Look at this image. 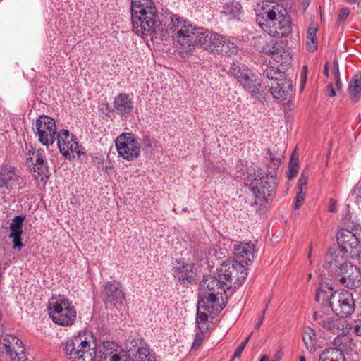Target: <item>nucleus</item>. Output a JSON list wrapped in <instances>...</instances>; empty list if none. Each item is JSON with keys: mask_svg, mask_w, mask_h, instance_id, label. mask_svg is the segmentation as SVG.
<instances>
[{"mask_svg": "<svg viewBox=\"0 0 361 361\" xmlns=\"http://www.w3.org/2000/svg\"><path fill=\"white\" fill-rule=\"evenodd\" d=\"M247 276V269L241 262L233 259L223 261L214 275L206 276L203 279V303L212 304L218 297H228L226 290L235 291L244 283Z\"/></svg>", "mask_w": 361, "mask_h": 361, "instance_id": "1", "label": "nucleus"}, {"mask_svg": "<svg viewBox=\"0 0 361 361\" xmlns=\"http://www.w3.org/2000/svg\"><path fill=\"white\" fill-rule=\"evenodd\" d=\"M170 20L169 32H166L173 35L174 44L180 53L192 54L197 43L205 50L211 47L213 31L196 27L189 20L177 14H172Z\"/></svg>", "mask_w": 361, "mask_h": 361, "instance_id": "2", "label": "nucleus"}, {"mask_svg": "<svg viewBox=\"0 0 361 361\" xmlns=\"http://www.w3.org/2000/svg\"><path fill=\"white\" fill-rule=\"evenodd\" d=\"M130 13L133 30L142 37H157L162 32L159 13L152 0H131Z\"/></svg>", "mask_w": 361, "mask_h": 361, "instance_id": "3", "label": "nucleus"}, {"mask_svg": "<svg viewBox=\"0 0 361 361\" xmlns=\"http://www.w3.org/2000/svg\"><path fill=\"white\" fill-rule=\"evenodd\" d=\"M256 22L262 30L276 37L283 38L292 33V23L285 8L262 6L256 10Z\"/></svg>", "mask_w": 361, "mask_h": 361, "instance_id": "4", "label": "nucleus"}, {"mask_svg": "<svg viewBox=\"0 0 361 361\" xmlns=\"http://www.w3.org/2000/svg\"><path fill=\"white\" fill-rule=\"evenodd\" d=\"M324 267L327 270L329 276L338 281L343 286L350 289L361 286L360 269L351 262L345 261L343 257L327 255Z\"/></svg>", "mask_w": 361, "mask_h": 361, "instance_id": "5", "label": "nucleus"}, {"mask_svg": "<svg viewBox=\"0 0 361 361\" xmlns=\"http://www.w3.org/2000/svg\"><path fill=\"white\" fill-rule=\"evenodd\" d=\"M261 69L262 82L269 87L274 99L279 103L289 102L293 95V87L286 74L268 63H264Z\"/></svg>", "mask_w": 361, "mask_h": 361, "instance_id": "6", "label": "nucleus"}, {"mask_svg": "<svg viewBox=\"0 0 361 361\" xmlns=\"http://www.w3.org/2000/svg\"><path fill=\"white\" fill-rule=\"evenodd\" d=\"M63 350L71 361H94L97 357L96 339L90 332L79 333L68 338Z\"/></svg>", "mask_w": 361, "mask_h": 361, "instance_id": "7", "label": "nucleus"}, {"mask_svg": "<svg viewBox=\"0 0 361 361\" xmlns=\"http://www.w3.org/2000/svg\"><path fill=\"white\" fill-rule=\"evenodd\" d=\"M276 176V170L267 171L264 175L259 174L250 181V189L255 197V204L259 205V209L266 207L269 197L275 194Z\"/></svg>", "mask_w": 361, "mask_h": 361, "instance_id": "8", "label": "nucleus"}, {"mask_svg": "<svg viewBox=\"0 0 361 361\" xmlns=\"http://www.w3.org/2000/svg\"><path fill=\"white\" fill-rule=\"evenodd\" d=\"M48 311L52 321L62 326H72L77 317L75 308L69 300L65 298L49 302Z\"/></svg>", "mask_w": 361, "mask_h": 361, "instance_id": "9", "label": "nucleus"}, {"mask_svg": "<svg viewBox=\"0 0 361 361\" xmlns=\"http://www.w3.org/2000/svg\"><path fill=\"white\" fill-rule=\"evenodd\" d=\"M204 287L202 286L199 293L196 314V323L200 331H207L208 330L207 325L208 315L205 312H208L210 315L217 316L226 307L228 300V297L221 299L218 297L216 298L217 300H216L214 303L204 304Z\"/></svg>", "mask_w": 361, "mask_h": 361, "instance_id": "10", "label": "nucleus"}, {"mask_svg": "<svg viewBox=\"0 0 361 361\" xmlns=\"http://www.w3.org/2000/svg\"><path fill=\"white\" fill-rule=\"evenodd\" d=\"M331 311L343 318L350 317L355 311V304L353 293L341 289L331 293L330 298Z\"/></svg>", "mask_w": 361, "mask_h": 361, "instance_id": "11", "label": "nucleus"}, {"mask_svg": "<svg viewBox=\"0 0 361 361\" xmlns=\"http://www.w3.org/2000/svg\"><path fill=\"white\" fill-rule=\"evenodd\" d=\"M33 131L38 137V141L47 147L54 143L58 134L55 120L44 114L36 118Z\"/></svg>", "mask_w": 361, "mask_h": 361, "instance_id": "12", "label": "nucleus"}, {"mask_svg": "<svg viewBox=\"0 0 361 361\" xmlns=\"http://www.w3.org/2000/svg\"><path fill=\"white\" fill-rule=\"evenodd\" d=\"M332 313L334 312L330 307L316 306L312 319L319 327L338 335L343 330V325L339 319L332 316Z\"/></svg>", "mask_w": 361, "mask_h": 361, "instance_id": "13", "label": "nucleus"}, {"mask_svg": "<svg viewBox=\"0 0 361 361\" xmlns=\"http://www.w3.org/2000/svg\"><path fill=\"white\" fill-rule=\"evenodd\" d=\"M115 145L119 156L127 161L135 160L140 154V145L133 133H121L116 139Z\"/></svg>", "mask_w": 361, "mask_h": 361, "instance_id": "14", "label": "nucleus"}, {"mask_svg": "<svg viewBox=\"0 0 361 361\" xmlns=\"http://www.w3.org/2000/svg\"><path fill=\"white\" fill-rule=\"evenodd\" d=\"M0 350H2L11 361H25V349L23 342L18 337L6 335L0 338Z\"/></svg>", "mask_w": 361, "mask_h": 361, "instance_id": "15", "label": "nucleus"}, {"mask_svg": "<svg viewBox=\"0 0 361 361\" xmlns=\"http://www.w3.org/2000/svg\"><path fill=\"white\" fill-rule=\"evenodd\" d=\"M21 177L16 173L14 166L3 164L0 166V192L8 194L13 188L20 185Z\"/></svg>", "mask_w": 361, "mask_h": 361, "instance_id": "16", "label": "nucleus"}, {"mask_svg": "<svg viewBox=\"0 0 361 361\" xmlns=\"http://www.w3.org/2000/svg\"><path fill=\"white\" fill-rule=\"evenodd\" d=\"M102 294L103 301L106 306L111 305L118 309L123 304L124 293L120 289L119 283L115 280L105 283Z\"/></svg>", "mask_w": 361, "mask_h": 361, "instance_id": "17", "label": "nucleus"}, {"mask_svg": "<svg viewBox=\"0 0 361 361\" xmlns=\"http://www.w3.org/2000/svg\"><path fill=\"white\" fill-rule=\"evenodd\" d=\"M244 89L250 92L251 96L257 99L261 103L266 100L267 94L262 88V84L258 82L257 75L253 71L247 68L243 73V78L239 82Z\"/></svg>", "mask_w": 361, "mask_h": 361, "instance_id": "18", "label": "nucleus"}, {"mask_svg": "<svg viewBox=\"0 0 361 361\" xmlns=\"http://www.w3.org/2000/svg\"><path fill=\"white\" fill-rule=\"evenodd\" d=\"M178 264V265L173 268L174 279L183 286L195 283L196 274L193 271V265L184 262L181 264L180 262Z\"/></svg>", "mask_w": 361, "mask_h": 361, "instance_id": "19", "label": "nucleus"}, {"mask_svg": "<svg viewBox=\"0 0 361 361\" xmlns=\"http://www.w3.org/2000/svg\"><path fill=\"white\" fill-rule=\"evenodd\" d=\"M355 233L353 227L352 230L341 228L337 232L336 239L341 252L345 255L352 251L356 245Z\"/></svg>", "mask_w": 361, "mask_h": 361, "instance_id": "20", "label": "nucleus"}, {"mask_svg": "<svg viewBox=\"0 0 361 361\" xmlns=\"http://www.w3.org/2000/svg\"><path fill=\"white\" fill-rule=\"evenodd\" d=\"M133 99L126 92L118 94L114 98L113 106L116 113L122 116L130 115L133 111Z\"/></svg>", "mask_w": 361, "mask_h": 361, "instance_id": "21", "label": "nucleus"}, {"mask_svg": "<svg viewBox=\"0 0 361 361\" xmlns=\"http://www.w3.org/2000/svg\"><path fill=\"white\" fill-rule=\"evenodd\" d=\"M57 145L60 152L63 156L68 160L75 158V155H71L70 149H71V142H75L77 137L73 134H70L69 130L62 129L56 135Z\"/></svg>", "mask_w": 361, "mask_h": 361, "instance_id": "22", "label": "nucleus"}, {"mask_svg": "<svg viewBox=\"0 0 361 361\" xmlns=\"http://www.w3.org/2000/svg\"><path fill=\"white\" fill-rule=\"evenodd\" d=\"M33 164H30L29 166H32L31 171L34 173H37L39 176L43 179V177H47V174L49 172V168L47 166V161L46 159V154L44 149L39 148L37 149L35 153Z\"/></svg>", "mask_w": 361, "mask_h": 361, "instance_id": "23", "label": "nucleus"}, {"mask_svg": "<svg viewBox=\"0 0 361 361\" xmlns=\"http://www.w3.org/2000/svg\"><path fill=\"white\" fill-rule=\"evenodd\" d=\"M302 336L304 344L310 353H314L318 349L321 348L319 338L317 337L313 328L305 326L302 330Z\"/></svg>", "mask_w": 361, "mask_h": 361, "instance_id": "24", "label": "nucleus"}, {"mask_svg": "<svg viewBox=\"0 0 361 361\" xmlns=\"http://www.w3.org/2000/svg\"><path fill=\"white\" fill-rule=\"evenodd\" d=\"M121 349L118 345L114 341H104L102 348L99 351V361H109L115 354L120 355Z\"/></svg>", "mask_w": 361, "mask_h": 361, "instance_id": "25", "label": "nucleus"}, {"mask_svg": "<svg viewBox=\"0 0 361 361\" xmlns=\"http://www.w3.org/2000/svg\"><path fill=\"white\" fill-rule=\"evenodd\" d=\"M243 12V7L239 1L232 0L222 6L221 13L229 20L235 19Z\"/></svg>", "mask_w": 361, "mask_h": 361, "instance_id": "26", "label": "nucleus"}, {"mask_svg": "<svg viewBox=\"0 0 361 361\" xmlns=\"http://www.w3.org/2000/svg\"><path fill=\"white\" fill-rule=\"evenodd\" d=\"M318 31L317 23L312 22L307 30L306 49L309 52H314L318 46V39L317 37V32Z\"/></svg>", "mask_w": 361, "mask_h": 361, "instance_id": "27", "label": "nucleus"}, {"mask_svg": "<svg viewBox=\"0 0 361 361\" xmlns=\"http://www.w3.org/2000/svg\"><path fill=\"white\" fill-rule=\"evenodd\" d=\"M348 91L350 99L357 102L359 99V94L361 92V73H357L351 78Z\"/></svg>", "mask_w": 361, "mask_h": 361, "instance_id": "28", "label": "nucleus"}, {"mask_svg": "<svg viewBox=\"0 0 361 361\" xmlns=\"http://www.w3.org/2000/svg\"><path fill=\"white\" fill-rule=\"evenodd\" d=\"M319 361H345V357L341 350L328 348L320 354Z\"/></svg>", "mask_w": 361, "mask_h": 361, "instance_id": "29", "label": "nucleus"}, {"mask_svg": "<svg viewBox=\"0 0 361 361\" xmlns=\"http://www.w3.org/2000/svg\"><path fill=\"white\" fill-rule=\"evenodd\" d=\"M128 352L131 361H155L154 356L150 353L149 350L147 348H137L136 353H133L131 348L129 347Z\"/></svg>", "mask_w": 361, "mask_h": 361, "instance_id": "30", "label": "nucleus"}, {"mask_svg": "<svg viewBox=\"0 0 361 361\" xmlns=\"http://www.w3.org/2000/svg\"><path fill=\"white\" fill-rule=\"evenodd\" d=\"M283 152V149L279 151V149H276V147L267 149V155L270 160L269 168H273L275 170L276 166L278 167L281 164L284 159Z\"/></svg>", "mask_w": 361, "mask_h": 361, "instance_id": "31", "label": "nucleus"}, {"mask_svg": "<svg viewBox=\"0 0 361 361\" xmlns=\"http://www.w3.org/2000/svg\"><path fill=\"white\" fill-rule=\"evenodd\" d=\"M219 47L221 48L216 49V54L231 56L237 54L238 51V46L226 37L225 43L223 42Z\"/></svg>", "mask_w": 361, "mask_h": 361, "instance_id": "32", "label": "nucleus"}, {"mask_svg": "<svg viewBox=\"0 0 361 361\" xmlns=\"http://www.w3.org/2000/svg\"><path fill=\"white\" fill-rule=\"evenodd\" d=\"M331 297V293H329L325 290L319 288L315 293V300L318 302L317 306H327L330 307V298Z\"/></svg>", "mask_w": 361, "mask_h": 361, "instance_id": "33", "label": "nucleus"}, {"mask_svg": "<svg viewBox=\"0 0 361 361\" xmlns=\"http://www.w3.org/2000/svg\"><path fill=\"white\" fill-rule=\"evenodd\" d=\"M247 68L248 67L246 65L236 62L231 63L229 71L239 82L243 78V73L245 72V70H247Z\"/></svg>", "mask_w": 361, "mask_h": 361, "instance_id": "34", "label": "nucleus"}, {"mask_svg": "<svg viewBox=\"0 0 361 361\" xmlns=\"http://www.w3.org/2000/svg\"><path fill=\"white\" fill-rule=\"evenodd\" d=\"M247 68L248 67L246 65L236 62L231 63L229 71L239 82L243 78V73L245 72V70H247Z\"/></svg>", "mask_w": 361, "mask_h": 361, "instance_id": "35", "label": "nucleus"}, {"mask_svg": "<svg viewBox=\"0 0 361 361\" xmlns=\"http://www.w3.org/2000/svg\"><path fill=\"white\" fill-rule=\"evenodd\" d=\"M25 219L24 215L16 216L10 225L11 233L10 234H22L23 233V224Z\"/></svg>", "mask_w": 361, "mask_h": 361, "instance_id": "36", "label": "nucleus"}, {"mask_svg": "<svg viewBox=\"0 0 361 361\" xmlns=\"http://www.w3.org/2000/svg\"><path fill=\"white\" fill-rule=\"evenodd\" d=\"M291 57L288 51H286L281 45L278 51L275 53L274 60L279 64H289Z\"/></svg>", "mask_w": 361, "mask_h": 361, "instance_id": "37", "label": "nucleus"}, {"mask_svg": "<svg viewBox=\"0 0 361 361\" xmlns=\"http://www.w3.org/2000/svg\"><path fill=\"white\" fill-rule=\"evenodd\" d=\"M280 47L281 43L277 42L276 40L271 39L262 47L260 52L271 56V58L274 59L275 53L278 51V49H279Z\"/></svg>", "mask_w": 361, "mask_h": 361, "instance_id": "38", "label": "nucleus"}, {"mask_svg": "<svg viewBox=\"0 0 361 361\" xmlns=\"http://www.w3.org/2000/svg\"><path fill=\"white\" fill-rule=\"evenodd\" d=\"M225 38L222 35H220L217 32H214V35L212 37V39L211 41V47L209 49V51L216 53V49H220V47L223 42L225 43Z\"/></svg>", "mask_w": 361, "mask_h": 361, "instance_id": "39", "label": "nucleus"}, {"mask_svg": "<svg viewBox=\"0 0 361 361\" xmlns=\"http://www.w3.org/2000/svg\"><path fill=\"white\" fill-rule=\"evenodd\" d=\"M298 169H299L298 159V158L294 159L293 157L292 156V157L289 161V165H288V179L291 180L297 176Z\"/></svg>", "mask_w": 361, "mask_h": 361, "instance_id": "40", "label": "nucleus"}, {"mask_svg": "<svg viewBox=\"0 0 361 361\" xmlns=\"http://www.w3.org/2000/svg\"><path fill=\"white\" fill-rule=\"evenodd\" d=\"M250 243L238 244L234 245V255L238 259H245V255L247 253V250L250 248Z\"/></svg>", "mask_w": 361, "mask_h": 361, "instance_id": "41", "label": "nucleus"}, {"mask_svg": "<svg viewBox=\"0 0 361 361\" xmlns=\"http://www.w3.org/2000/svg\"><path fill=\"white\" fill-rule=\"evenodd\" d=\"M308 180V172L306 170H303L301 173L300 178L298 181V190L303 191L306 190L307 184Z\"/></svg>", "mask_w": 361, "mask_h": 361, "instance_id": "42", "label": "nucleus"}, {"mask_svg": "<svg viewBox=\"0 0 361 361\" xmlns=\"http://www.w3.org/2000/svg\"><path fill=\"white\" fill-rule=\"evenodd\" d=\"M99 110L103 114L109 118L114 116L116 111L114 108H112L108 102L102 103L99 106Z\"/></svg>", "mask_w": 361, "mask_h": 361, "instance_id": "43", "label": "nucleus"}, {"mask_svg": "<svg viewBox=\"0 0 361 361\" xmlns=\"http://www.w3.org/2000/svg\"><path fill=\"white\" fill-rule=\"evenodd\" d=\"M21 235H22V234H10L9 235V237L13 238V247L14 249L17 248L19 250H20L23 247L24 245L22 243Z\"/></svg>", "mask_w": 361, "mask_h": 361, "instance_id": "44", "label": "nucleus"}, {"mask_svg": "<svg viewBox=\"0 0 361 361\" xmlns=\"http://www.w3.org/2000/svg\"><path fill=\"white\" fill-rule=\"evenodd\" d=\"M207 331H200L197 332L195 335L194 341L192 343V348L196 349L202 343L204 338V334Z\"/></svg>", "mask_w": 361, "mask_h": 361, "instance_id": "45", "label": "nucleus"}, {"mask_svg": "<svg viewBox=\"0 0 361 361\" xmlns=\"http://www.w3.org/2000/svg\"><path fill=\"white\" fill-rule=\"evenodd\" d=\"M254 245L250 243V248L247 249V253L245 255V259H243L242 261H239L238 262H241L243 264V263L247 264V262H252V260L254 259Z\"/></svg>", "mask_w": 361, "mask_h": 361, "instance_id": "46", "label": "nucleus"}, {"mask_svg": "<svg viewBox=\"0 0 361 361\" xmlns=\"http://www.w3.org/2000/svg\"><path fill=\"white\" fill-rule=\"evenodd\" d=\"M26 150L27 151L26 153V161L28 164H33L34 157H35V153H36V149L32 147V145H26Z\"/></svg>", "mask_w": 361, "mask_h": 361, "instance_id": "47", "label": "nucleus"}, {"mask_svg": "<svg viewBox=\"0 0 361 361\" xmlns=\"http://www.w3.org/2000/svg\"><path fill=\"white\" fill-rule=\"evenodd\" d=\"M71 145V149H70L71 154V152L75 153L78 157H80L81 154H84V152L82 151L83 147L78 144L77 140H75V142H72Z\"/></svg>", "mask_w": 361, "mask_h": 361, "instance_id": "48", "label": "nucleus"}, {"mask_svg": "<svg viewBox=\"0 0 361 361\" xmlns=\"http://www.w3.org/2000/svg\"><path fill=\"white\" fill-rule=\"evenodd\" d=\"M303 191L298 190L296 194V201L294 205V209H298L300 207L304 202V198L302 196Z\"/></svg>", "mask_w": 361, "mask_h": 361, "instance_id": "49", "label": "nucleus"}, {"mask_svg": "<svg viewBox=\"0 0 361 361\" xmlns=\"http://www.w3.org/2000/svg\"><path fill=\"white\" fill-rule=\"evenodd\" d=\"M350 11L348 7H345L341 9L338 13V18L341 21H344L350 15Z\"/></svg>", "mask_w": 361, "mask_h": 361, "instance_id": "50", "label": "nucleus"}, {"mask_svg": "<svg viewBox=\"0 0 361 361\" xmlns=\"http://www.w3.org/2000/svg\"><path fill=\"white\" fill-rule=\"evenodd\" d=\"M353 228L355 233L356 245L361 244V226L360 225L353 226Z\"/></svg>", "mask_w": 361, "mask_h": 361, "instance_id": "51", "label": "nucleus"}, {"mask_svg": "<svg viewBox=\"0 0 361 361\" xmlns=\"http://www.w3.org/2000/svg\"><path fill=\"white\" fill-rule=\"evenodd\" d=\"M352 328L355 335L361 336V319L355 322Z\"/></svg>", "mask_w": 361, "mask_h": 361, "instance_id": "52", "label": "nucleus"}, {"mask_svg": "<svg viewBox=\"0 0 361 361\" xmlns=\"http://www.w3.org/2000/svg\"><path fill=\"white\" fill-rule=\"evenodd\" d=\"M333 73L334 78L340 77L339 65L337 59L333 61Z\"/></svg>", "mask_w": 361, "mask_h": 361, "instance_id": "53", "label": "nucleus"}, {"mask_svg": "<svg viewBox=\"0 0 361 361\" xmlns=\"http://www.w3.org/2000/svg\"><path fill=\"white\" fill-rule=\"evenodd\" d=\"M245 348H243V346L238 345L236 348L234 355L233 356V360L235 358H240L241 357L242 353L244 350Z\"/></svg>", "mask_w": 361, "mask_h": 361, "instance_id": "54", "label": "nucleus"}, {"mask_svg": "<svg viewBox=\"0 0 361 361\" xmlns=\"http://www.w3.org/2000/svg\"><path fill=\"white\" fill-rule=\"evenodd\" d=\"M266 309H264L262 312V315L259 317L258 322L255 324V329H259L261 326V325L263 323V321L264 319Z\"/></svg>", "mask_w": 361, "mask_h": 361, "instance_id": "55", "label": "nucleus"}, {"mask_svg": "<svg viewBox=\"0 0 361 361\" xmlns=\"http://www.w3.org/2000/svg\"><path fill=\"white\" fill-rule=\"evenodd\" d=\"M327 91L329 97H334L336 95V91L332 83H329L327 85Z\"/></svg>", "mask_w": 361, "mask_h": 361, "instance_id": "56", "label": "nucleus"}, {"mask_svg": "<svg viewBox=\"0 0 361 361\" xmlns=\"http://www.w3.org/2000/svg\"><path fill=\"white\" fill-rule=\"evenodd\" d=\"M252 332H251L248 336L244 340V341H243L239 345L240 346H243V348H245L247 344V343L249 342L252 335Z\"/></svg>", "mask_w": 361, "mask_h": 361, "instance_id": "57", "label": "nucleus"}, {"mask_svg": "<svg viewBox=\"0 0 361 361\" xmlns=\"http://www.w3.org/2000/svg\"><path fill=\"white\" fill-rule=\"evenodd\" d=\"M252 332H251L248 336L244 340V341H243L239 345L240 346H243V348H245L247 344V343L249 342L252 335Z\"/></svg>", "mask_w": 361, "mask_h": 361, "instance_id": "58", "label": "nucleus"}, {"mask_svg": "<svg viewBox=\"0 0 361 361\" xmlns=\"http://www.w3.org/2000/svg\"><path fill=\"white\" fill-rule=\"evenodd\" d=\"M307 73V67L306 66H303L301 75L303 78L304 81L306 80Z\"/></svg>", "mask_w": 361, "mask_h": 361, "instance_id": "59", "label": "nucleus"}, {"mask_svg": "<svg viewBox=\"0 0 361 361\" xmlns=\"http://www.w3.org/2000/svg\"><path fill=\"white\" fill-rule=\"evenodd\" d=\"M335 80H336V86L337 89L339 90L342 87V82L341 80V78L340 77L336 78Z\"/></svg>", "mask_w": 361, "mask_h": 361, "instance_id": "60", "label": "nucleus"}, {"mask_svg": "<svg viewBox=\"0 0 361 361\" xmlns=\"http://www.w3.org/2000/svg\"><path fill=\"white\" fill-rule=\"evenodd\" d=\"M109 361H121V357L120 355L115 354L109 358Z\"/></svg>", "mask_w": 361, "mask_h": 361, "instance_id": "61", "label": "nucleus"}, {"mask_svg": "<svg viewBox=\"0 0 361 361\" xmlns=\"http://www.w3.org/2000/svg\"><path fill=\"white\" fill-rule=\"evenodd\" d=\"M330 202H331V204L329 205L328 210L331 212H334L336 209H335V204L333 203L334 200L331 199Z\"/></svg>", "mask_w": 361, "mask_h": 361, "instance_id": "62", "label": "nucleus"}, {"mask_svg": "<svg viewBox=\"0 0 361 361\" xmlns=\"http://www.w3.org/2000/svg\"><path fill=\"white\" fill-rule=\"evenodd\" d=\"M324 73L326 76H329V63H326L324 67Z\"/></svg>", "mask_w": 361, "mask_h": 361, "instance_id": "63", "label": "nucleus"}, {"mask_svg": "<svg viewBox=\"0 0 361 361\" xmlns=\"http://www.w3.org/2000/svg\"><path fill=\"white\" fill-rule=\"evenodd\" d=\"M269 359V356L267 355H264L262 357L260 361H268Z\"/></svg>", "mask_w": 361, "mask_h": 361, "instance_id": "64", "label": "nucleus"}]
</instances>
